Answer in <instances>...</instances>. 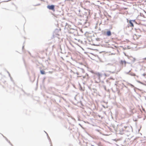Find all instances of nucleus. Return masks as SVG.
Masks as SVG:
<instances>
[{"label":"nucleus","instance_id":"nucleus-5","mask_svg":"<svg viewBox=\"0 0 146 146\" xmlns=\"http://www.w3.org/2000/svg\"><path fill=\"white\" fill-rule=\"evenodd\" d=\"M121 63L122 65H124L125 66L126 65V62L125 60L121 61Z\"/></svg>","mask_w":146,"mask_h":146},{"label":"nucleus","instance_id":"nucleus-4","mask_svg":"<svg viewBox=\"0 0 146 146\" xmlns=\"http://www.w3.org/2000/svg\"><path fill=\"white\" fill-rule=\"evenodd\" d=\"M107 35L108 36H110L111 35V33L110 31H108L106 32Z\"/></svg>","mask_w":146,"mask_h":146},{"label":"nucleus","instance_id":"nucleus-2","mask_svg":"<svg viewBox=\"0 0 146 146\" xmlns=\"http://www.w3.org/2000/svg\"><path fill=\"white\" fill-rule=\"evenodd\" d=\"M47 8L50 10H52L54 11H55L54 6L53 5L48 6Z\"/></svg>","mask_w":146,"mask_h":146},{"label":"nucleus","instance_id":"nucleus-6","mask_svg":"<svg viewBox=\"0 0 146 146\" xmlns=\"http://www.w3.org/2000/svg\"><path fill=\"white\" fill-rule=\"evenodd\" d=\"M129 23L130 24V26L131 27H134V25L133 23L131 21H130Z\"/></svg>","mask_w":146,"mask_h":146},{"label":"nucleus","instance_id":"nucleus-7","mask_svg":"<svg viewBox=\"0 0 146 146\" xmlns=\"http://www.w3.org/2000/svg\"><path fill=\"white\" fill-rule=\"evenodd\" d=\"M40 72L42 74H45V71L43 70H40Z\"/></svg>","mask_w":146,"mask_h":146},{"label":"nucleus","instance_id":"nucleus-1","mask_svg":"<svg viewBox=\"0 0 146 146\" xmlns=\"http://www.w3.org/2000/svg\"><path fill=\"white\" fill-rule=\"evenodd\" d=\"M76 74L78 75V77H81L83 76V79L86 78L87 79H89V75L87 74H86L84 76H83L82 75H80L79 73L78 72H77Z\"/></svg>","mask_w":146,"mask_h":146},{"label":"nucleus","instance_id":"nucleus-11","mask_svg":"<svg viewBox=\"0 0 146 146\" xmlns=\"http://www.w3.org/2000/svg\"><path fill=\"white\" fill-rule=\"evenodd\" d=\"M83 73H84V71H83Z\"/></svg>","mask_w":146,"mask_h":146},{"label":"nucleus","instance_id":"nucleus-10","mask_svg":"<svg viewBox=\"0 0 146 146\" xmlns=\"http://www.w3.org/2000/svg\"><path fill=\"white\" fill-rule=\"evenodd\" d=\"M144 59L146 60V58H144Z\"/></svg>","mask_w":146,"mask_h":146},{"label":"nucleus","instance_id":"nucleus-9","mask_svg":"<svg viewBox=\"0 0 146 146\" xmlns=\"http://www.w3.org/2000/svg\"><path fill=\"white\" fill-rule=\"evenodd\" d=\"M146 75V74H145V73L143 74V76H145Z\"/></svg>","mask_w":146,"mask_h":146},{"label":"nucleus","instance_id":"nucleus-8","mask_svg":"<svg viewBox=\"0 0 146 146\" xmlns=\"http://www.w3.org/2000/svg\"><path fill=\"white\" fill-rule=\"evenodd\" d=\"M127 126H124L123 128L124 129H126V128H127Z\"/></svg>","mask_w":146,"mask_h":146},{"label":"nucleus","instance_id":"nucleus-3","mask_svg":"<svg viewBox=\"0 0 146 146\" xmlns=\"http://www.w3.org/2000/svg\"><path fill=\"white\" fill-rule=\"evenodd\" d=\"M124 128H121L120 129V131L121 134H122L123 133V131L125 130V129H123Z\"/></svg>","mask_w":146,"mask_h":146}]
</instances>
